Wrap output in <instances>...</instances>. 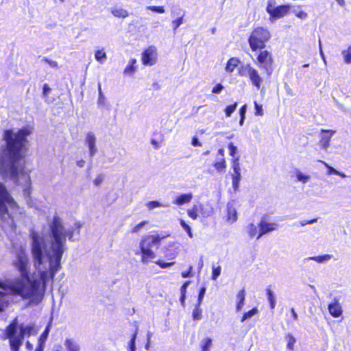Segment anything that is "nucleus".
Returning a JSON list of instances; mask_svg holds the SVG:
<instances>
[{
    "mask_svg": "<svg viewBox=\"0 0 351 351\" xmlns=\"http://www.w3.org/2000/svg\"><path fill=\"white\" fill-rule=\"evenodd\" d=\"M50 247L43 236L32 230L30 232L31 252L34 266L38 272L30 274V264L25 250L20 247L16 250L13 265L20 274V277L8 283L0 282V312L8 305V294L19 295L24 300H29V304L38 305L44 298L47 283L53 279L61 269V259L65 251L66 240L73 241V228L66 229L62 219L54 216L49 223Z\"/></svg>",
    "mask_w": 351,
    "mask_h": 351,
    "instance_id": "obj_1",
    "label": "nucleus"
},
{
    "mask_svg": "<svg viewBox=\"0 0 351 351\" xmlns=\"http://www.w3.org/2000/svg\"><path fill=\"white\" fill-rule=\"evenodd\" d=\"M30 134L31 131L27 128H23L16 132L13 130L4 132L3 139L6 145L0 154V172L16 184H21L19 177L23 178L28 186L30 184V177L24 171L23 160L27 150V136Z\"/></svg>",
    "mask_w": 351,
    "mask_h": 351,
    "instance_id": "obj_2",
    "label": "nucleus"
},
{
    "mask_svg": "<svg viewBox=\"0 0 351 351\" xmlns=\"http://www.w3.org/2000/svg\"><path fill=\"white\" fill-rule=\"evenodd\" d=\"M6 338L9 339V343L12 351H19L21 346L23 343L25 336L29 337L37 334V330L34 324H19L18 318L16 317L6 327Z\"/></svg>",
    "mask_w": 351,
    "mask_h": 351,
    "instance_id": "obj_3",
    "label": "nucleus"
},
{
    "mask_svg": "<svg viewBox=\"0 0 351 351\" xmlns=\"http://www.w3.org/2000/svg\"><path fill=\"white\" fill-rule=\"evenodd\" d=\"M165 237L159 235H149L142 239L140 243L141 253L142 254V262L147 264L149 259L156 257L155 253L152 250L154 247H158L160 243Z\"/></svg>",
    "mask_w": 351,
    "mask_h": 351,
    "instance_id": "obj_4",
    "label": "nucleus"
},
{
    "mask_svg": "<svg viewBox=\"0 0 351 351\" xmlns=\"http://www.w3.org/2000/svg\"><path fill=\"white\" fill-rule=\"evenodd\" d=\"M270 38V33L263 27L255 29L248 38L249 45L252 51L263 49L265 43Z\"/></svg>",
    "mask_w": 351,
    "mask_h": 351,
    "instance_id": "obj_5",
    "label": "nucleus"
},
{
    "mask_svg": "<svg viewBox=\"0 0 351 351\" xmlns=\"http://www.w3.org/2000/svg\"><path fill=\"white\" fill-rule=\"evenodd\" d=\"M289 5H276L275 0H269L266 7V11L269 14V21L274 22L276 19L282 18L290 10Z\"/></svg>",
    "mask_w": 351,
    "mask_h": 351,
    "instance_id": "obj_6",
    "label": "nucleus"
},
{
    "mask_svg": "<svg viewBox=\"0 0 351 351\" xmlns=\"http://www.w3.org/2000/svg\"><path fill=\"white\" fill-rule=\"evenodd\" d=\"M16 202L9 194L6 187L0 182V216L3 217L5 215H9L8 206L14 207Z\"/></svg>",
    "mask_w": 351,
    "mask_h": 351,
    "instance_id": "obj_7",
    "label": "nucleus"
},
{
    "mask_svg": "<svg viewBox=\"0 0 351 351\" xmlns=\"http://www.w3.org/2000/svg\"><path fill=\"white\" fill-rule=\"evenodd\" d=\"M258 66L263 69L268 76L273 72V58L270 52L267 50L261 51L257 56Z\"/></svg>",
    "mask_w": 351,
    "mask_h": 351,
    "instance_id": "obj_8",
    "label": "nucleus"
},
{
    "mask_svg": "<svg viewBox=\"0 0 351 351\" xmlns=\"http://www.w3.org/2000/svg\"><path fill=\"white\" fill-rule=\"evenodd\" d=\"M156 49L154 46L149 47L142 53V62L145 65H154L156 62Z\"/></svg>",
    "mask_w": 351,
    "mask_h": 351,
    "instance_id": "obj_9",
    "label": "nucleus"
},
{
    "mask_svg": "<svg viewBox=\"0 0 351 351\" xmlns=\"http://www.w3.org/2000/svg\"><path fill=\"white\" fill-rule=\"evenodd\" d=\"M97 138L93 132H88L85 138V145L88 147L89 151V156L92 162L93 158L97 154L98 149L96 146Z\"/></svg>",
    "mask_w": 351,
    "mask_h": 351,
    "instance_id": "obj_10",
    "label": "nucleus"
},
{
    "mask_svg": "<svg viewBox=\"0 0 351 351\" xmlns=\"http://www.w3.org/2000/svg\"><path fill=\"white\" fill-rule=\"evenodd\" d=\"M258 226L259 231L256 239H259L264 234L277 230L278 225L276 223H268L262 219Z\"/></svg>",
    "mask_w": 351,
    "mask_h": 351,
    "instance_id": "obj_11",
    "label": "nucleus"
},
{
    "mask_svg": "<svg viewBox=\"0 0 351 351\" xmlns=\"http://www.w3.org/2000/svg\"><path fill=\"white\" fill-rule=\"evenodd\" d=\"M321 132L322 135L319 141V145L323 149L326 150L330 145V141L332 136L335 132L330 130H322Z\"/></svg>",
    "mask_w": 351,
    "mask_h": 351,
    "instance_id": "obj_12",
    "label": "nucleus"
},
{
    "mask_svg": "<svg viewBox=\"0 0 351 351\" xmlns=\"http://www.w3.org/2000/svg\"><path fill=\"white\" fill-rule=\"evenodd\" d=\"M52 317L47 325L43 332L40 335L38 339V344L37 346V351H43L45 348V341L49 336V332L51 328Z\"/></svg>",
    "mask_w": 351,
    "mask_h": 351,
    "instance_id": "obj_13",
    "label": "nucleus"
},
{
    "mask_svg": "<svg viewBox=\"0 0 351 351\" xmlns=\"http://www.w3.org/2000/svg\"><path fill=\"white\" fill-rule=\"evenodd\" d=\"M248 77L252 82V84L256 87L257 90H259L261 84L263 82V79L260 75L258 71L253 67L249 73Z\"/></svg>",
    "mask_w": 351,
    "mask_h": 351,
    "instance_id": "obj_14",
    "label": "nucleus"
},
{
    "mask_svg": "<svg viewBox=\"0 0 351 351\" xmlns=\"http://www.w3.org/2000/svg\"><path fill=\"white\" fill-rule=\"evenodd\" d=\"M237 220V212L234 205L231 203L227 204V221L233 223Z\"/></svg>",
    "mask_w": 351,
    "mask_h": 351,
    "instance_id": "obj_15",
    "label": "nucleus"
},
{
    "mask_svg": "<svg viewBox=\"0 0 351 351\" xmlns=\"http://www.w3.org/2000/svg\"><path fill=\"white\" fill-rule=\"evenodd\" d=\"M192 198L193 195L191 193L181 194L176 197V198L173 201V203L178 206H182L190 202Z\"/></svg>",
    "mask_w": 351,
    "mask_h": 351,
    "instance_id": "obj_16",
    "label": "nucleus"
},
{
    "mask_svg": "<svg viewBox=\"0 0 351 351\" xmlns=\"http://www.w3.org/2000/svg\"><path fill=\"white\" fill-rule=\"evenodd\" d=\"M328 311L334 317H339L342 314L341 306L337 302L328 304Z\"/></svg>",
    "mask_w": 351,
    "mask_h": 351,
    "instance_id": "obj_17",
    "label": "nucleus"
},
{
    "mask_svg": "<svg viewBox=\"0 0 351 351\" xmlns=\"http://www.w3.org/2000/svg\"><path fill=\"white\" fill-rule=\"evenodd\" d=\"M64 344L67 351H80V350L79 343L73 339L66 338Z\"/></svg>",
    "mask_w": 351,
    "mask_h": 351,
    "instance_id": "obj_18",
    "label": "nucleus"
},
{
    "mask_svg": "<svg viewBox=\"0 0 351 351\" xmlns=\"http://www.w3.org/2000/svg\"><path fill=\"white\" fill-rule=\"evenodd\" d=\"M332 257H333V255H332V254H324V255H321V256H311V257L306 258L304 259V261L313 260V261H316L317 263H323L330 261L331 258H332Z\"/></svg>",
    "mask_w": 351,
    "mask_h": 351,
    "instance_id": "obj_19",
    "label": "nucleus"
},
{
    "mask_svg": "<svg viewBox=\"0 0 351 351\" xmlns=\"http://www.w3.org/2000/svg\"><path fill=\"white\" fill-rule=\"evenodd\" d=\"M232 167L234 173L232 174V178H241L240 164L239 162V157L233 159Z\"/></svg>",
    "mask_w": 351,
    "mask_h": 351,
    "instance_id": "obj_20",
    "label": "nucleus"
},
{
    "mask_svg": "<svg viewBox=\"0 0 351 351\" xmlns=\"http://www.w3.org/2000/svg\"><path fill=\"white\" fill-rule=\"evenodd\" d=\"M237 298L238 302H237V304L236 306V309L237 311H240L244 305V302H245V291L244 289L241 290L237 293Z\"/></svg>",
    "mask_w": 351,
    "mask_h": 351,
    "instance_id": "obj_21",
    "label": "nucleus"
},
{
    "mask_svg": "<svg viewBox=\"0 0 351 351\" xmlns=\"http://www.w3.org/2000/svg\"><path fill=\"white\" fill-rule=\"evenodd\" d=\"M239 63V60L237 58H231L228 60L226 66V71L228 73H232L234 69L238 66Z\"/></svg>",
    "mask_w": 351,
    "mask_h": 351,
    "instance_id": "obj_22",
    "label": "nucleus"
},
{
    "mask_svg": "<svg viewBox=\"0 0 351 351\" xmlns=\"http://www.w3.org/2000/svg\"><path fill=\"white\" fill-rule=\"evenodd\" d=\"M136 63V60L132 58L129 61L128 65L125 68L123 73L128 75H132L136 71L134 64Z\"/></svg>",
    "mask_w": 351,
    "mask_h": 351,
    "instance_id": "obj_23",
    "label": "nucleus"
},
{
    "mask_svg": "<svg viewBox=\"0 0 351 351\" xmlns=\"http://www.w3.org/2000/svg\"><path fill=\"white\" fill-rule=\"evenodd\" d=\"M266 293L267 300L269 302V306L271 309H274L276 306V295L273 291H271L269 287L266 289Z\"/></svg>",
    "mask_w": 351,
    "mask_h": 351,
    "instance_id": "obj_24",
    "label": "nucleus"
},
{
    "mask_svg": "<svg viewBox=\"0 0 351 351\" xmlns=\"http://www.w3.org/2000/svg\"><path fill=\"white\" fill-rule=\"evenodd\" d=\"M252 68L250 64H243L239 69L238 73L240 76H248Z\"/></svg>",
    "mask_w": 351,
    "mask_h": 351,
    "instance_id": "obj_25",
    "label": "nucleus"
},
{
    "mask_svg": "<svg viewBox=\"0 0 351 351\" xmlns=\"http://www.w3.org/2000/svg\"><path fill=\"white\" fill-rule=\"evenodd\" d=\"M95 58L97 62H99L101 64H103L106 62L107 59V55L106 53L104 51V49L97 50L95 51Z\"/></svg>",
    "mask_w": 351,
    "mask_h": 351,
    "instance_id": "obj_26",
    "label": "nucleus"
},
{
    "mask_svg": "<svg viewBox=\"0 0 351 351\" xmlns=\"http://www.w3.org/2000/svg\"><path fill=\"white\" fill-rule=\"evenodd\" d=\"M112 14L118 18H125L128 16L127 10L123 8H116L112 10Z\"/></svg>",
    "mask_w": 351,
    "mask_h": 351,
    "instance_id": "obj_27",
    "label": "nucleus"
},
{
    "mask_svg": "<svg viewBox=\"0 0 351 351\" xmlns=\"http://www.w3.org/2000/svg\"><path fill=\"white\" fill-rule=\"evenodd\" d=\"M285 340L287 342V348L291 350L293 349L295 343L296 342L295 338L291 334H288L285 337Z\"/></svg>",
    "mask_w": 351,
    "mask_h": 351,
    "instance_id": "obj_28",
    "label": "nucleus"
},
{
    "mask_svg": "<svg viewBox=\"0 0 351 351\" xmlns=\"http://www.w3.org/2000/svg\"><path fill=\"white\" fill-rule=\"evenodd\" d=\"M202 310L200 308V305L197 303L193 311L192 316L194 320H199L202 319Z\"/></svg>",
    "mask_w": 351,
    "mask_h": 351,
    "instance_id": "obj_29",
    "label": "nucleus"
},
{
    "mask_svg": "<svg viewBox=\"0 0 351 351\" xmlns=\"http://www.w3.org/2000/svg\"><path fill=\"white\" fill-rule=\"evenodd\" d=\"M343 60L346 64H351V45L341 52Z\"/></svg>",
    "mask_w": 351,
    "mask_h": 351,
    "instance_id": "obj_30",
    "label": "nucleus"
},
{
    "mask_svg": "<svg viewBox=\"0 0 351 351\" xmlns=\"http://www.w3.org/2000/svg\"><path fill=\"white\" fill-rule=\"evenodd\" d=\"M212 339L209 337L205 338L202 341V351H210L212 346Z\"/></svg>",
    "mask_w": 351,
    "mask_h": 351,
    "instance_id": "obj_31",
    "label": "nucleus"
},
{
    "mask_svg": "<svg viewBox=\"0 0 351 351\" xmlns=\"http://www.w3.org/2000/svg\"><path fill=\"white\" fill-rule=\"evenodd\" d=\"M258 309L257 308H253L250 311L245 313L241 318V322H245L246 319L251 318L254 315L258 313Z\"/></svg>",
    "mask_w": 351,
    "mask_h": 351,
    "instance_id": "obj_32",
    "label": "nucleus"
},
{
    "mask_svg": "<svg viewBox=\"0 0 351 351\" xmlns=\"http://www.w3.org/2000/svg\"><path fill=\"white\" fill-rule=\"evenodd\" d=\"M215 168L218 172H222L226 168V162L224 158H222L221 161L215 162L213 165Z\"/></svg>",
    "mask_w": 351,
    "mask_h": 351,
    "instance_id": "obj_33",
    "label": "nucleus"
},
{
    "mask_svg": "<svg viewBox=\"0 0 351 351\" xmlns=\"http://www.w3.org/2000/svg\"><path fill=\"white\" fill-rule=\"evenodd\" d=\"M295 176L298 181L302 183H306L310 180V176L302 173L300 171L297 170Z\"/></svg>",
    "mask_w": 351,
    "mask_h": 351,
    "instance_id": "obj_34",
    "label": "nucleus"
},
{
    "mask_svg": "<svg viewBox=\"0 0 351 351\" xmlns=\"http://www.w3.org/2000/svg\"><path fill=\"white\" fill-rule=\"evenodd\" d=\"M247 232L249 236L252 238L257 234V226L254 223H250L247 227Z\"/></svg>",
    "mask_w": 351,
    "mask_h": 351,
    "instance_id": "obj_35",
    "label": "nucleus"
},
{
    "mask_svg": "<svg viewBox=\"0 0 351 351\" xmlns=\"http://www.w3.org/2000/svg\"><path fill=\"white\" fill-rule=\"evenodd\" d=\"M138 329L136 330L135 332L132 335V337L129 342V351L136 350V339L137 336Z\"/></svg>",
    "mask_w": 351,
    "mask_h": 351,
    "instance_id": "obj_36",
    "label": "nucleus"
},
{
    "mask_svg": "<svg viewBox=\"0 0 351 351\" xmlns=\"http://www.w3.org/2000/svg\"><path fill=\"white\" fill-rule=\"evenodd\" d=\"M291 12L298 18L301 19H305L308 16V14L302 10H300L298 8L291 10Z\"/></svg>",
    "mask_w": 351,
    "mask_h": 351,
    "instance_id": "obj_37",
    "label": "nucleus"
},
{
    "mask_svg": "<svg viewBox=\"0 0 351 351\" xmlns=\"http://www.w3.org/2000/svg\"><path fill=\"white\" fill-rule=\"evenodd\" d=\"M237 107V103L235 102L232 105L228 106L225 109V113L227 117H230L232 114L234 112Z\"/></svg>",
    "mask_w": 351,
    "mask_h": 351,
    "instance_id": "obj_38",
    "label": "nucleus"
},
{
    "mask_svg": "<svg viewBox=\"0 0 351 351\" xmlns=\"http://www.w3.org/2000/svg\"><path fill=\"white\" fill-rule=\"evenodd\" d=\"M180 226L187 232L189 237L193 238V235L191 227L183 219H180Z\"/></svg>",
    "mask_w": 351,
    "mask_h": 351,
    "instance_id": "obj_39",
    "label": "nucleus"
},
{
    "mask_svg": "<svg viewBox=\"0 0 351 351\" xmlns=\"http://www.w3.org/2000/svg\"><path fill=\"white\" fill-rule=\"evenodd\" d=\"M146 206L149 210H152V209H154V208H158V207H165L166 206L160 204L158 201H150L148 203H147Z\"/></svg>",
    "mask_w": 351,
    "mask_h": 351,
    "instance_id": "obj_40",
    "label": "nucleus"
},
{
    "mask_svg": "<svg viewBox=\"0 0 351 351\" xmlns=\"http://www.w3.org/2000/svg\"><path fill=\"white\" fill-rule=\"evenodd\" d=\"M146 10H151L160 14H162L165 12L163 6L149 5L146 7Z\"/></svg>",
    "mask_w": 351,
    "mask_h": 351,
    "instance_id": "obj_41",
    "label": "nucleus"
},
{
    "mask_svg": "<svg viewBox=\"0 0 351 351\" xmlns=\"http://www.w3.org/2000/svg\"><path fill=\"white\" fill-rule=\"evenodd\" d=\"M206 287L205 286L200 288V289L199 291V293H198V298H197V302L198 304V305H201V304L203 301L204 295L206 293Z\"/></svg>",
    "mask_w": 351,
    "mask_h": 351,
    "instance_id": "obj_42",
    "label": "nucleus"
},
{
    "mask_svg": "<svg viewBox=\"0 0 351 351\" xmlns=\"http://www.w3.org/2000/svg\"><path fill=\"white\" fill-rule=\"evenodd\" d=\"M221 268L220 266L213 267L212 269V279L215 280L220 276Z\"/></svg>",
    "mask_w": 351,
    "mask_h": 351,
    "instance_id": "obj_43",
    "label": "nucleus"
},
{
    "mask_svg": "<svg viewBox=\"0 0 351 351\" xmlns=\"http://www.w3.org/2000/svg\"><path fill=\"white\" fill-rule=\"evenodd\" d=\"M198 209L196 206H194L193 208L189 209L187 210L188 215L192 218L193 219H196L197 218V212Z\"/></svg>",
    "mask_w": 351,
    "mask_h": 351,
    "instance_id": "obj_44",
    "label": "nucleus"
},
{
    "mask_svg": "<svg viewBox=\"0 0 351 351\" xmlns=\"http://www.w3.org/2000/svg\"><path fill=\"white\" fill-rule=\"evenodd\" d=\"M319 162H322L327 169H328V175H336L337 170L329 165L328 163L323 160H319Z\"/></svg>",
    "mask_w": 351,
    "mask_h": 351,
    "instance_id": "obj_45",
    "label": "nucleus"
},
{
    "mask_svg": "<svg viewBox=\"0 0 351 351\" xmlns=\"http://www.w3.org/2000/svg\"><path fill=\"white\" fill-rule=\"evenodd\" d=\"M173 25V31L176 33V29L183 23V18L182 16L176 19L172 22Z\"/></svg>",
    "mask_w": 351,
    "mask_h": 351,
    "instance_id": "obj_46",
    "label": "nucleus"
},
{
    "mask_svg": "<svg viewBox=\"0 0 351 351\" xmlns=\"http://www.w3.org/2000/svg\"><path fill=\"white\" fill-rule=\"evenodd\" d=\"M42 61L47 63L51 67H53V68H58V62L56 61H54V60H50L46 57H44L43 59H42Z\"/></svg>",
    "mask_w": 351,
    "mask_h": 351,
    "instance_id": "obj_47",
    "label": "nucleus"
},
{
    "mask_svg": "<svg viewBox=\"0 0 351 351\" xmlns=\"http://www.w3.org/2000/svg\"><path fill=\"white\" fill-rule=\"evenodd\" d=\"M155 263L162 269L169 267L174 264V262L166 263V262H164L163 261H160V260H159Z\"/></svg>",
    "mask_w": 351,
    "mask_h": 351,
    "instance_id": "obj_48",
    "label": "nucleus"
},
{
    "mask_svg": "<svg viewBox=\"0 0 351 351\" xmlns=\"http://www.w3.org/2000/svg\"><path fill=\"white\" fill-rule=\"evenodd\" d=\"M148 222L147 221H141V223H139L138 224H137L136 226H134L132 230V232L133 233H137L145 225L147 224Z\"/></svg>",
    "mask_w": 351,
    "mask_h": 351,
    "instance_id": "obj_49",
    "label": "nucleus"
},
{
    "mask_svg": "<svg viewBox=\"0 0 351 351\" xmlns=\"http://www.w3.org/2000/svg\"><path fill=\"white\" fill-rule=\"evenodd\" d=\"M199 208H200V213L204 217H207L211 215V213H212L211 209H209V210L206 209L204 208V206L202 204L199 205Z\"/></svg>",
    "mask_w": 351,
    "mask_h": 351,
    "instance_id": "obj_50",
    "label": "nucleus"
},
{
    "mask_svg": "<svg viewBox=\"0 0 351 351\" xmlns=\"http://www.w3.org/2000/svg\"><path fill=\"white\" fill-rule=\"evenodd\" d=\"M254 106L256 110V115L257 116H263V110L261 105H259L256 101H254Z\"/></svg>",
    "mask_w": 351,
    "mask_h": 351,
    "instance_id": "obj_51",
    "label": "nucleus"
},
{
    "mask_svg": "<svg viewBox=\"0 0 351 351\" xmlns=\"http://www.w3.org/2000/svg\"><path fill=\"white\" fill-rule=\"evenodd\" d=\"M228 149L230 150V155L232 157H234L235 154H237V147L234 146L232 143H230L228 145Z\"/></svg>",
    "mask_w": 351,
    "mask_h": 351,
    "instance_id": "obj_52",
    "label": "nucleus"
},
{
    "mask_svg": "<svg viewBox=\"0 0 351 351\" xmlns=\"http://www.w3.org/2000/svg\"><path fill=\"white\" fill-rule=\"evenodd\" d=\"M232 187L234 191H237L239 188V183L241 178H232Z\"/></svg>",
    "mask_w": 351,
    "mask_h": 351,
    "instance_id": "obj_53",
    "label": "nucleus"
},
{
    "mask_svg": "<svg viewBox=\"0 0 351 351\" xmlns=\"http://www.w3.org/2000/svg\"><path fill=\"white\" fill-rule=\"evenodd\" d=\"M98 86H99V88H98V90H99L98 104H101L104 103L105 97H104V94L102 93L101 88V84H99Z\"/></svg>",
    "mask_w": 351,
    "mask_h": 351,
    "instance_id": "obj_54",
    "label": "nucleus"
},
{
    "mask_svg": "<svg viewBox=\"0 0 351 351\" xmlns=\"http://www.w3.org/2000/svg\"><path fill=\"white\" fill-rule=\"evenodd\" d=\"M223 89V86L221 84H217L213 87L212 93L215 94H219Z\"/></svg>",
    "mask_w": 351,
    "mask_h": 351,
    "instance_id": "obj_55",
    "label": "nucleus"
},
{
    "mask_svg": "<svg viewBox=\"0 0 351 351\" xmlns=\"http://www.w3.org/2000/svg\"><path fill=\"white\" fill-rule=\"evenodd\" d=\"M51 89L47 84H45L43 87V95L45 97H47Z\"/></svg>",
    "mask_w": 351,
    "mask_h": 351,
    "instance_id": "obj_56",
    "label": "nucleus"
},
{
    "mask_svg": "<svg viewBox=\"0 0 351 351\" xmlns=\"http://www.w3.org/2000/svg\"><path fill=\"white\" fill-rule=\"evenodd\" d=\"M192 269H193V266L191 265L189 267V271L182 272V274H181L182 277L184 278L191 277L192 276V274H191Z\"/></svg>",
    "mask_w": 351,
    "mask_h": 351,
    "instance_id": "obj_57",
    "label": "nucleus"
},
{
    "mask_svg": "<svg viewBox=\"0 0 351 351\" xmlns=\"http://www.w3.org/2000/svg\"><path fill=\"white\" fill-rule=\"evenodd\" d=\"M104 181V177L102 175H99L94 180L93 183L96 186H99Z\"/></svg>",
    "mask_w": 351,
    "mask_h": 351,
    "instance_id": "obj_58",
    "label": "nucleus"
},
{
    "mask_svg": "<svg viewBox=\"0 0 351 351\" xmlns=\"http://www.w3.org/2000/svg\"><path fill=\"white\" fill-rule=\"evenodd\" d=\"M190 283H191V281L184 282V283L182 285V286L181 287V289H180L181 293L186 294V289H187L188 287L189 286Z\"/></svg>",
    "mask_w": 351,
    "mask_h": 351,
    "instance_id": "obj_59",
    "label": "nucleus"
},
{
    "mask_svg": "<svg viewBox=\"0 0 351 351\" xmlns=\"http://www.w3.org/2000/svg\"><path fill=\"white\" fill-rule=\"evenodd\" d=\"M191 145L194 147L202 146V143L199 142V141L197 136H193L192 138Z\"/></svg>",
    "mask_w": 351,
    "mask_h": 351,
    "instance_id": "obj_60",
    "label": "nucleus"
},
{
    "mask_svg": "<svg viewBox=\"0 0 351 351\" xmlns=\"http://www.w3.org/2000/svg\"><path fill=\"white\" fill-rule=\"evenodd\" d=\"M247 111V106L243 105L239 110V114L243 119H245V114Z\"/></svg>",
    "mask_w": 351,
    "mask_h": 351,
    "instance_id": "obj_61",
    "label": "nucleus"
},
{
    "mask_svg": "<svg viewBox=\"0 0 351 351\" xmlns=\"http://www.w3.org/2000/svg\"><path fill=\"white\" fill-rule=\"evenodd\" d=\"M317 221V218H315V219H313L311 220H308V221H301L300 222V224L302 226H304L307 224H313L315 222Z\"/></svg>",
    "mask_w": 351,
    "mask_h": 351,
    "instance_id": "obj_62",
    "label": "nucleus"
},
{
    "mask_svg": "<svg viewBox=\"0 0 351 351\" xmlns=\"http://www.w3.org/2000/svg\"><path fill=\"white\" fill-rule=\"evenodd\" d=\"M151 337H152V333L151 332H148L147 333V342L145 346V349L147 350H148L149 349V344H150V339H151Z\"/></svg>",
    "mask_w": 351,
    "mask_h": 351,
    "instance_id": "obj_63",
    "label": "nucleus"
},
{
    "mask_svg": "<svg viewBox=\"0 0 351 351\" xmlns=\"http://www.w3.org/2000/svg\"><path fill=\"white\" fill-rule=\"evenodd\" d=\"M185 300H186V294L181 293L180 301L181 305L183 307H184V306H185Z\"/></svg>",
    "mask_w": 351,
    "mask_h": 351,
    "instance_id": "obj_64",
    "label": "nucleus"
}]
</instances>
